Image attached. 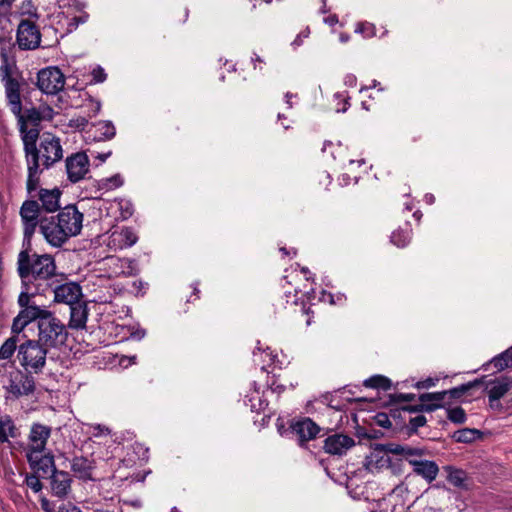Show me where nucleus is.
I'll return each mask as SVG.
<instances>
[{
  "instance_id": "obj_41",
  "label": "nucleus",
  "mask_w": 512,
  "mask_h": 512,
  "mask_svg": "<svg viewBox=\"0 0 512 512\" xmlns=\"http://www.w3.org/2000/svg\"><path fill=\"white\" fill-rule=\"evenodd\" d=\"M427 423V419L423 415H417L415 417L410 418L408 424L409 433H416L419 427L425 426Z\"/></svg>"
},
{
  "instance_id": "obj_30",
  "label": "nucleus",
  "mask_w": 512,
  "mask_h": 512,
  "mask_svg": "<svg viewBox=\"0 0 512 512\" xmlns=\"http://www.w3.org/2000/svg\"><path fill=\"white\" fill-rule=\"evenodd\" d=\"M489 366H493L497 371L512 367V346L487 363L485 370H488Z\"/></svg>"
},
{
  "instance_id": "obj_14",
  "label": "nucleus",
  "mask_w": 512,
  "mask_h": 512,
  "mask_svg": "<svg viewBox=\"0 0 512 512\" xmlns=\"http://www.w3.org/2000/svg\"><path fill=\"white\" fill-rule=\"evenodd\" d=\"M49 289L54 293L55 302L65 303L69 306L80 302V298L82 297V288L75 282H68L57 285H54V282H52Z\"/></svg>"
},
{
  "instance_id": "obj_4",
  "label": "nucleus",
  "mask_w": 512,
  "mask_h": 512,
  "mask_svg": "<svg viewBox=\"0 0 512 512\" xmlns=\"http://www.w3.org/2000/svg\"><path fill=\"white\" fill-rule=\"evenodd\" d=\"M37 169L34 176L27 170L26 190L32 196L40 183V175L43 169H49L54 163L60 161L63 157V150L60 139L50 133H44L40 138L39 146L36 148Z\"/></svg>"
},
{
  "instance_id": "obj_44",
  "label": "nucleus",
  "mask_w": 512,
  "mask_h": 512,
  "mask_svg": "<svg viewBox=\"0 0 512 512\" xmlns=\"http://www.w3.org/2000/svg\"><path fill=\"white\" fill-rule=\"evenodd\" d=\"M415 398L416 395L412 393H393L390 395L391 402L393 403L411 402Z\"/></svg>"
},
{
  "instance_id": "obj_15",
  "label": "nucleus",
  "mask_w": 512,
  "mask_h": 512,
  "mask_svg": "<svg viewBox=\"0 0 512 512\" xmlns=\"http://www.w3.org/2000/svg\"><path fill=\"white\" fill-rule=\"evenodd\" d=\"M51 427L40 423H33L28 436V446L26 452L43 453L46 449L47 441L51 436Z\"/></svg>"
},
{
  "instance_id": "obj_35",
  "label": "nucleus",
  "mask_w": 512,
  "mask_h": 512,
  "mask_svg": "<svg viewBox=\"0 0 512 512\" xmlns=\"http://www.w3.org/2000/svg\"><path fill=\"white\" fill-rule=\"evenodd\" d=\"M364 386L375 389L388 390L391 387V380L382 375H375L366 379L364 381Z\"/></svg>"
},
{
  "instance_id": "obj_22",
  "label": "nucleus",
  "mask_w": 512,
  "mask_h": 512,
  "mask_svg": "<svg viewBox=\"0 0 512 512\" xmlns=\"http://www.w3.org/2000/svg\"><path fill=\"white\" fill-rule=\"evenodd\" d=\"M70 307V319L68 327L73 330H83L86 328V323L89 316V309L86 302L74 303Z\"/></svg>"
},
{
  "instance_id": "obj_33",
  "label": "nucleus",
  "mask_w": 512,
  "mask_h": 512,
  "mask_svg": "<svg viewBox=\"0 0 512 512\" xmlns=\"http://www.w3.org/2000/svg\"><path fill=\"white\" fill-rule=\"evenodd\" d=\"M18 335L14 334L9 337L0 347V359L8 360L12 357L17 349Z\"/></svg>"
},
{
  "instance_id": "obj_9",
  "label": "nucleus",
  "mask_w": 512,
  "mask_h": 512,
  "mask_svg": "<svg viewBox=\"0 0 512 512\" xmlns=\"http://www.w3.org/2000/svg\"><path fill=\"white\" fill-rule=\"evenodd\" d=\"M289 430L298 445L302 448H306L308 442L316 439L322 431L321 427L309 417L292 420Z\"/></svg>"
},
{
  "instance_id": "obj_23",
  "label": "nucleus",
  "mask_w": 512,
  "mask_h": 512,
  "mask_svg": "<svg viewBox=\"0 0 512 512\" xmlns=\"http://www.w3.org/2000/svg\"><path fill=\"white\" fill-rule=\"evenodd\" d=\"M415 474L424 478L427 482L434 481L439 473V467L434 461L409 459Z\"/></svg>"
},
{
  "instance_id": "obj_5",
  "label": "nucleus",
  "mask_w": 512,
  "mask_h": 512,
  "mask_svg": "<svg viewBox=\"0 0 512 512\" xmlns=\"http://www.w3.org/2000/svg\"><path fill=\"white\" fill-rule=\"evenodd\" d=\"M41 293H31V291L22 289L18 296V304L21 308L18 315L13 319L12 333L20 334L24 328L33 321H37L38 325L42 317L49 313V310L41 308L32 302V298Z\"/></svg>"
},
{
  "instance_id": "obj_37",
  "label": "nucleus",
  "mask_w": 512,
  "mask_h": 512,
  "mask_svg": "<svg viewBox=\"0 0 512 512\" xmlns=\"http://www.w3.org/2000/svg\"><path fill=\"white\" fill-rule=\"evenodd\" d=\"M447 418L455 424H463L466 421V413L461 407L450 408L447 410Z\"/></svg>"
},
{
  "instance_id": "obj_31",
  "label": "nucleus",
  "mask_w": 512,
  "mask_h": 512,
  "mask_svg": "<svg viewBox=\"0 0 512 512\" xmlns=\"http://www.w3.org/2000/svg\"><path fill=\"white\" fill-rule=\"evenodd\" d=\"M483 383V379H475L473 381L467 382L465 384H462L458 387H454L449 390H443L442 392L445 393V399L449 397L450 399H459L461 398L466 392L471 390L472 388L478 387Z\"/></svg>"
},
{
  "instance_id": "obj_54",
  "label": "nucleus",
  "mask_w": 512,
  "mask_h": 512,
  "mask_svg": "<svg viewBox=\"0 0 512 512\" xmlns=\"http://www.w3.org/2000/svg\"><path fill=\"white\" fill-rule=\"evenodd\" d=\"M499 400L500 399L489 398V406H490V408L493 409V410L500 411L502 409V404L500 403Z\"/></svg>"
},
{
  "instance_id": "obj_38",
  "label": "nucleus",
  "mask_w": 512,
  "mask_h": 512,
  "mask_svg": "<svg viewBox=\"0 0 512 512\" xmlns=\"http://www.w3.org/2000/svg\"><path fill=\"white\" fill-rule=\"evenodd\" d=\"M121 273L126 276H135L138 273L137 262L133 259L124 258L120 260Z\"/></svg>"
},
{
  "instance_id": "obj_2",
  "label": "nucleus",
  "mask_w": 512,
  "mask_h": 512,
  "mask_svg": "<svg viewBox=\"0 0 512 512\" xmlns=\"http://www.w3.org/2000/svg\"><path fill=\"white\" fill-rule=\"evenodd\" d=\"M83 220L84 215L76 205H67L56 216L42 217L40 232L51 246L61 247L81 233Z\"/></svg>"
},
{
  "instance_id": "obj_17",
  "label": "nucleus",
  "mask_w": 512,
  "mask_h": 512,
  "mask_svg": "<svg viewBox=\"0 0 512 512\" xmlns=\"http://www.w3.org/2000/svg\"><path fill=\"white\" fill-rule=\"evenodd\" d=\"M32 199L38 198L40 202V210L51 213L55 212L60 208V197L62 191L59 188L44 189L37 188L36 191L32 192V196L28 194Z\"/></svg>"
},
{
  "instance_id": "obj_61",
  "label": "nucleus",
  "mask_w": 512,
  "mask_h": 512,
  "mask_svg": "<svg viewBox=\"0 0 512 512\" xmlns=\"http://www.w3.org/2000/svg\"><path fill=\"white\" fill-rule=\"evenodd\" d=\"M112 154L111 151H108L106 153H101L97 155V158L100 160L101 163L105 162L106 159Z\"/></svg>"
},
{
  "instance_id": "obj_50",
  "label": "nucleus",
  "mask_w": 512,
  "mask_h": 512,
  "mask_svg": "<svg viewBox=\"0 0 512 512\" xmlns=\"http://www.w3.org/2000/svg\"><path fill=\"white\" fill-rule=\"evenodd\" d=\"M423 455V450L420 448H412L409 446H405V451H403L402 456L407 459L412 456H421Z\"/></svg>"
},
{
  "instance_id": "obj_34",
  "label": "nucleus",
  "mask_w": 512,
  "mask_h": 512,
  "mask_svg": "<svg viewBox=\"0 0 512 512\" xmlns=\"http://www.w3.org/2000/svg\"><path fill=\"white\" fill-rule=\"evenodd\" d=\"M95 127L100 134L99 139L101 140H110L116 134L115 126L111 121H99L95 124Z\"/></svg>"
},
{
  "instance_id": "obj_6",
  "label": "nucleus",
  "mask_w": 512,
  "mask_h": 512,
  "mask_svg": "<svg viewBox=\"0 0 512 512\" xmlns=\"http://www.w3.org/2000/svg\"><path fill=\"white\" fill-rule=\"evenodd\" d=\"M67 337V326L51 311L42 317L38 325L37 341L47 348H57L65 344Z\"/></svg>"
},
{
  "instance_id": "obj_42",
  "label": "nucleus",
  "mask_w": 512,
  "mask_h": 512,
  "mask_svg": "<svg viewBox=\"0 0 512 512\" xmlns=\"http://www.w3.org/2000/svg\"><path fill=\"white\" fill-rule=\"evenodd\" d=\"M25 483L36 493L41 491L43 487L39 477L35 474H27L25 477Z\"/></svg>"
},
{
  "instance_id": "obj_18",
  "label": "nucleus",
  "mask_w": 512,
  "mask_h": 512,
  "mask_svg": "<svg viewBox=\"0 0 512 512\" xmlns=\"http://www.w3.org/2000/svg\"><path fill=\"white\" fill-rule=\"evenodd\" d=\"M26 458L30 468L37 473H41L42 477L57 470L54 465V457L49 453L42 455V453L26 452Z\"/></svg>"
},
{
  "instance_id": "obj_25",
  "label": "nucleus",
  "mask_w": 512,
  "mask_h": 512,
  "mask_svg": "<svg viewBox=\"0 0 512 512\" xmlns=\"http://www.w3.org/2000/svg\"><path fill=\"white\" fill-rule=\"evenodd\" d=\"M93 468L92 461L86 457H74L71 461V470L83 480L91 479Z\"/></svg>"
},
{
  "instance_id": "obj_47",
  "label": "nucleus",
  "mask_w": 512,
  "mask_h": 512,
  "mask_svg": "<svg viewBox=\"0 0 512 512\" xmlns=\"http://www.w3.org/2000/svg\"><path fill=\"white\" fill-rule=\"evenodd\" d=\"M437 382L438 378L428 377L422 381L416 382L414 387H416L417 389H429L436 386Z\"/></svg>"
},
{
  "instance_id": "obj_32",
  "label": "nucleus",
  "mask_w": 512,
  "mask_h": 512,
  "mask_svg": "<svg viewBox=\"0 0 512 512\" xmlns=\"http://www.w3.org/2000/svg\"><path fill=\"white\" fill-rule=\"evenodd\" d=\"M481 437V432L477 429L464 428L453 434V439L458 443H471Z\"/></svg>"
},
{
  "instance_id": "obj_36",
  "label": "nucleus",
  "mask_w": 512,
  "mask_h": 512,
  "mask_svg": "<svg viewBox=\"0 0 512 512\" xmlns=\"http://www.w3.org/2000/svg\"><path fill=\"white\" fill-rule=\"evenodd\" d=\"M119 237L125 247H131L138 241V236L135 231L130 227L123 228Z\"/></svg>"
},
{
  "instance_id": "obj_53",
  "label": "nucleus",
  "mask_w": 512,
  "mask_h": 512,
  "mask_svg": "<svg viewBox=\"0 0 512 512\" xmlns=\"http://www.w3.org/2000/svg\"><path fill=\"white\" fill-rule=\"evenodd\" d=\"M324 23L333 27L335 26L338 22H339V19H338V16L336 14H331L327 17H325L323 19Z\"/></svg>"
},
{
  "instance_id": "obj_3",
  "label": "nucleus",
  "mask_w": 512,
  "mask_h": 512,
  "mask_svg": "<svg viewBox=\"0 0 512 512\" xmlns=\"http://www.w3.org/2000/svg\"><path fill=\"white\" fill-rule=\"evenodd\" d=\"M0 76L5 88L7 104L18 120L19 130L24 131L28 123L38 126L42 121L39 108L32 107L23 111L21 93L24 91V83H20L11 76L8 65L0 67Z\"/></svg>"
},
{
  "instance_id": "obj_59",
  "label": "nucleus",
  "mask_w": 512,
  "mask_h": 512,
  "mask_svg": "<svg viewBox=\"0 0 512 512\" xmlns=\"http://www.w3.org/2000/svg\"><path fill=\"white\" fill-rule=\"evenodd\" d=\"M356 81H357L356 77L354 75H352V74L347 75L345 77V84L348 85V86H355L356 85Z\"/></svg>"
},
{
  "instance_id": "obj_62",
  "label": "nucleus",
  "mask_w": 512,
  "mask_h": 512,
  "mask_svg": "<svg viewBox=\"0 0 512 512\" xmlns=\"http://www.w3.org/2000/svg\"><path fill=\"white\" fill-rule=\"evenodd\" d=\"M403 451H405V446L403 445H396L394 449H392V452L397 455H402Z\"/></svg>"
},
{
  "instance_id": "obj_7",
  "label": "nucleus",
  "mask_w": 512,
  "mask_h": 512,
  "mask_svg": "<svg viewBox=\"0 0 512 512\" xmlns=\"http://www.w3.org/2000/svg\"><path fill=\"white\" fill-rule=\"evenodd\" d=\"M47 347L37 340H27L18 347V360L29 373L42 372L46 364Z\"/></svg>"
},
{
  "instance_id": "obj_55",
  "label": "nucleus",
  "mask_w": 512,
  "mask_h": 512,
  "mask_svg": "<svg viewBox=\"0 0 512 512\" xmlns=\"http://www.w3.org/2000/svg\"><path fill=\"white\" fill-rule=\"evenodd\" d=\"M251 61L253 63V68L258 69V64L264 63V60L256 53H253L251 57Z\"/></svg>"
},
{
  "instance_id": "obj_27",
  "label": "nucleus",
  "mask_w": 512,
  "mask_h": 512,
  "mask_svg": "<svg viewBox=\"0 0 512 512\" xmlns=\"http://www.w3.org/2000/svg\"><path fill=\"white\" fill-rule=\"evenodd\" d=\"M418 399L420 402H423L425 412H433L437 409L444 407L445 393L440 391L432 393H423L419 395Z\"/></svg>"
},
{
  "instance_id": "obj_49",
  "label": "nucleus",
  "mask_w": 512,
  "mask_h": 512,
  "mask_svg": "<svg viewBox=\"0 0 512 512\" xmlns=\"http://www.w3.org/2000/svg\"><path fill=\"white\" fill-rule=\"evenodd\" d=\"M376 422L379 426L384 428H390L392 426L389 417L384 413H379L376 415Z\"/></svg>"
},
{
  "instance_id": "obj_16",
  "label": "nucleus",
  "mask_w": 512,
  "mask_h": 512,
  "mask_svg": "<svg viewBox=\"0 0 512 512\" xmlns=\"http://www.w3.org/2000/svg\"><path fill=\"white\" fill-rule=\"evenodd\" d=\"M89 170V160L85 153L78 152L66 159V171L68 179L76 183L84 178Z\"/></svg>"
},
{
  "instance_id": "obj_29",
  "label": "nucleus",
  "mask_w": 512,
  "mask_h": 512,
  "mask_svg": "<svg viewBox=\"0 0 512 512\" xmlns=\"http://www.w3.org/2000/svg\"><path fill=\"white\" fill-rule=\"evenodd\" d=\"M412 237V228L409 222H405L403 226L393 231L391 235V242L397 247H405L408 245Z\"/></svg>"
},
{
  "instance_id": "obj_8",
  "label": "nucleus",
  "mask_w": 512,
  "mask_h": 512,
  "mask_svg": "<svg viewBox=\"0 0 512 512\" xmlns=\"http://www.w3.org/2000/svg\"><path fill=\"white\" fill-rule=\"evenodd\" d=\"M40 211L39 202L32 198L25 200L20 207L19 214L23 224L24 244H27L28 247L31 245V238L37 226L40 227Z\"/></svg>"
},
{
  "instance_id": "obj_60",
  "label": "nucleus",
  "mask_w": 512,
  "mask_h": 512,
  "mask_svg": "<svg viewBox=\"0 0 512 512\" xmlns=\"http://www.w3.org/2000/svg\"><path fill=\"white\" fill-rule=\"evenodd\" d=\"M199 293H200L199 289L195 286V287L193 288V293H192V295L190 296V298H189V299H187V302H192V301H194V300L199 299Z\"/></svg>"
},
{
  "instance_id": "obj_57",
  "label": "nucleus",
  "mask_w": 512,
  "mask_h": 512,
  "mask_svg": "<svg viewBox=\"0 0 512 512\" xmlns=\"http://www.w3.org/2000/svg\"><path fill=\"white\" fill-rule=\"evenodd\" d=\"M408 491V488L406 485H404L403 483L397 485L394 489H393V493L394 494H402L404 492H407Z\"/></svg>"
},
{
  "instance_id": "obj_40",
  "label": "nucleus",
  "mask_w": 512,
  "mask_h": 512,
  "mask_svg": "<svg viewBox=\"0 0 512 512\" xmlns=\"http://www.w3.org/2000/svg\"><path fill=\"white\" fill-rule=\"evenodd\" d=\"M84 107H86L88 109V113H87L88 117L92 118V117H95L100 112L101 103H100V101H97V100L93 99L92 97H89L88 99L85 100Z\"/></svg>"
},
{
  "instance_id": "obj_11",
  "label": "nucleus",
  "mask_w": 512,
  "mask_h": 512,
  "mask_svg": "<svg viewBox=\"0 0 512 512\" xmlns=\"http://www.w3.org/2000/svg\"><path fill=\"white\" fill-rule=\"evenodd\" d=\"M16 42L21 50L37 49L41 43L37 24L30 19H22L17 27Z\"/></svg>"
},
{
  "instance_id": "obj_52",
  "label": "nucleus",
  "mask_w": 512,
  "mask_h": 512,
  "mask_svg": "<svg viewBox=\"0 0 512 512\" xmlns=\"http://www.w3.org/2000/svg\"><path fill=\"white\" fill-rule=\"evenodd\" d=\"M87 124H88V119L86 117H82V116H79L70 121L71 127H76V128H80V129H84Z\"/></svg>"
},
{
  "instance_id": "obj_58",
  "label": "nucleus",
  "mask_w": 512,
  "mask_h": 512,
  "mask_svg": "<svg viewBox=\"0 0 512 512\" xmlns=\"http://www.w3.org/2000/svg\"><path fill=\"white\" fill-rule=\"evenodd\" d=\"M270 388L273 392H277L278 394L282 393L285 390V386L282 384L272 383Z\"/></svg>"
},
{
  "instance_id": "obj_20",
  "label": "nucleus",
  "mask_w": 512,
  "mask_h": 512,
  "mask_svg": "<svg viewBox=\"0 0 512 512\" xmlns=\"http://www.w3.org/2000/svg\"><path fill=\"white\" fill-rule=\"evenodd\" d=\"M72 479L68 472L54 470L50 475V486L52 494L60 499H64L71 490Z\"/></svg>"
},
{
  "instance_id": "obj_56",
  "label": "nucleus",
  "mask_w": 512,
  "mask_h": 512,
  "mask_svg": "<svg viewBox=\"0 0 512 512\" xmlns=\"http://www.w3.org/2000/svg\"><path fill=\"white\" fill-rule=\"evenodd\" d=\"M41 507L45 512H52L53 508L50 506L49 500L46 498L41 499Z\"/></svg>"
},
{
  "instance_id": "obj_12",
  "label": "nucleus",
  "mask_w": 512,
  "mask_h": 512,
  "mask_svg": "<svg viewBox=\"0 0 512 512\" xmlns=\"http://www.w3.org/2000/svg\"><path fill=\"white\" fill-rule=\"evenodd\" d=\"M6 390L15 398L28 396L35 391L34 377L29 372L23 373L21 371H17L16 373L11 374Z\"/></svg>"
},
{
  "instance_id": "obj_1",
  "label": "nucleus",
  "mask_w": 512,
  "mask_h": 512,
  "mask_svg": "<svg viewBox=\"0 0 512 512\" xmlns=\"http://www.w3.org/2000/svg\"><path fill=\"white\" fill-rule=\"evenodd\" d=\"M29 248L21 250L17 259V272L22 289L31 293L45 294L57 276L54 258L49 254H29Z\"/></svg>"
},
{
  "instance_id": "obj_13",
  "label": "nucleus",
  "mask_w": 512,
  "mask_h": 512,
  "mask_svg": "<svg viewBox=\"0 0 512 512\" xmlns=\"http://www.w3.org/2000/svg\"><path fill=\"white\" fill-rule=\"evenodd\" d=\"M22 135V141L24 145L25 159L27 164V170H30V175L34 176L37 169V139L39 137V130L32 128L27 129L25 125L24 131H20Z\"/></svg>"
},
{
  "instance_id": "obj_64",
  "label": "nucleus",
  "mask_w": 512,
  "mask_h": 512,
  "mask_svg": "<svg viewBox=\"0 0 512 512\" xmlns=\"http://www.w3.org/2000/svg\"><path fill=\"white\" fill-rule=\"evenodd\" d=\"M340 42L346 43L350 40V36L347 33H341L339 36Z\"/></svg>"
},
{
  "instance_id": "obj_10",
  "label": "nucleus",
  "mask_w": 512,
  "mask_h": 512,
  "mask_svg": "<svg viewBox=\"0 0 512 512\" xmlns=\"http://www.w3.org/2000/svg\"><path fill=\"white\" fill-rule=\"evenodd\" d=\"M37 87L47 95H55L63 90L65 76L58 67H47L37 73Z\"/></svg>"
},
{
  "instance_id": "obj_45",
  "label": "nucleus",
  "mask_w": 512,
  "mask_h": 512,
  "mask_svg": "<svg viewBox=\"0 0 512 512\" xmlns=\"http://www.w3.org/2000/svg\"><path fill=\"white\" fill-rule=\"evenodd\" d=\"M38 108H39V112H40L42 121L43 120L50 121L53 119L55 112L52 107H50L49 105L43 104V105H40Z\"/></svg>"
},
{
  "instance_id": "obj_24",
  "label": "nucleus",
  "mask_w": 512,
  "mask_h": 512,
  "mask_svg": "<svg viewBox=\"0 0 512 512\" xmlns=\"http://www.w3.org/2000/svg\"><path fill=\"white\" fill-rule=\"evenodd\" d=\"M444 470L447 472V481L451 485L462 490L469 489V477L464 470L453 466H445Z\"/></svg>"
},
{
  "instance_id": "obj_46",
  "label": "nucleus",
  "mask_w": 512,
  "mask_h": 512,
  "mask_svg": "<svg viewBox=\"0 0 512 512\" xmlns=\"http://www.w3.org/2000/svg\"><path fill=\"white\" fill-rule=\"evenodd\" d=\"M92 81L95 83H102L106 80L107 74L105 73L104 69L100 66H97L92 70Z\"/></svg>"
},
{
  "instance_id": "obj_51",
  "label": "nucleus",
  "mask_w": 512,
  "mask_h": 512,
  "mask_svg": "<svg viewBox=\"0 0 512 512\" xmlns=\"http://www.w3.org/2000/svg\"><path fill=\"white\" fill-rule=\"evenodd\" d=\"M402 410L408 413H420L425 412L423 402L416 405H406L402 407Z\"/></svg>"
},
{
  "instance_id": "obj_48",
  "label": "nucleus",
  "mask_w": 512,
  "mask_h": 512,
  "mask_svg": "<svg viewBox=\"0 0 512 512\" xmlns=\"http://www.w3.org/2000/svg\"><path fill=\"white\" fill-rule=\"evenodd\" d=\"M341 145H335L331 141H325L322 147L323 153H328L333 159H336L335 150H341Z\"/></svg>"
},
{
  "instance_id": "obj_43",
  "label": "nucleus",
  "mask_w": 512,
  "mask_h": 512,
  "mask_svg": "<svg viewBox=\"0 0 512 512\" xmlns=\"http://www.w3.org/2000/svg\"><path fill=\"white\" fill-rule=\"evenodd\" d=\"M123 185V178L120 174H115L103 180L102 186L107 189L118 188Z\"/></svg>"
},
{
  "instance_id": "obj_39",
  "label": "nucleus",
  "mask_w": 512,
  "mask_h": 512,
  "mask_svg": "<svg viewBox=\"0 0 512 512\" xmlns=\"http://www.w3.org/2000/svg\"><path fill=\"white\" fill-rule=\"evenodd\" d=\"M355 32L362 34L365 38H371L376 35V28L372 23L359 22L356 25Z\"/></svg>"
},
{
  "instance_id": "obj_19",
  "label": "nucleus",
  "mask_w": 512,
  "mask_h": 512,
  "mask_svg": "<svg viewBox=\"0 0 512 512\" xmlns=\"http://www.w3.org/2000/svg\"><path fill=\"white\" fill-rule=\"evenodd\" d=\"M354 445L353 438L344 434H333L324 440L323 449L330 455H342Z\"/></svg>"
},
{
  "instance_id": "obj_28",
  "label": "nucleus",
  "mask_w": 512,
  "mask_h": 512,
  "mask_svg": "<svg viewBox=\"0 0 512 512\" xmlns=\"http://www.w3.org/2000/svg\"><path fill=\"white\" fill-rule=\"evenodd\" d=\"M19 430L9 415L0 418V443L9 442V438H17Z\"/></svg>"
},
{
  "instance_id": "obj_26",
  "label": "nucleus",
  "mask_w": 512,
  "mask_h": 512,
  "mask_svg": "<svg viewBox=\"0 0 512 512\" xmlns=\"http://www.w3.org/2000/svg\"><path fill=\"white\" fill-rule=\"evenodd\" d=\"M254 389L245 396L244 404L250 408L252 412L260 413L268 406V401L261 395L256 383H253Z\"/></svg>"
},
{
  "instance_id": "obj_21",
  "label": "nucleus",
  "mask_w": 512,
  "mask_h": 512,
  "mask_svg": "<svg viewBox=\"0 0 512 512\" xmlns=\"http://www.w3.org/2000/svg\"><path fill=\"white\" fill-rule=\"evenodd\" d=\"M485 386V391L488 394V398L501 399L510 390L512 386V380L506 376L497 377L494 379L486 380V377H482Z\"/></svg>"
},
{
  "instance_id": "obj_63",
  "label": "nucleus",
  "mask_w": 512,
  "mask_h": 512,
  "mask_svg": "<svg viewBox=\"0 0 512 512\" xmlns=\"http://www.w3.org/2000/svg\"><path fill=\"white\" fill-rule=\"evenodd\" d=\"M265 355V357H268V362L269 363H272L273 362V356H272V352L270 351L269 348L263 350V352L261 353V355Z\"/></svg>"
}]
</instances>
